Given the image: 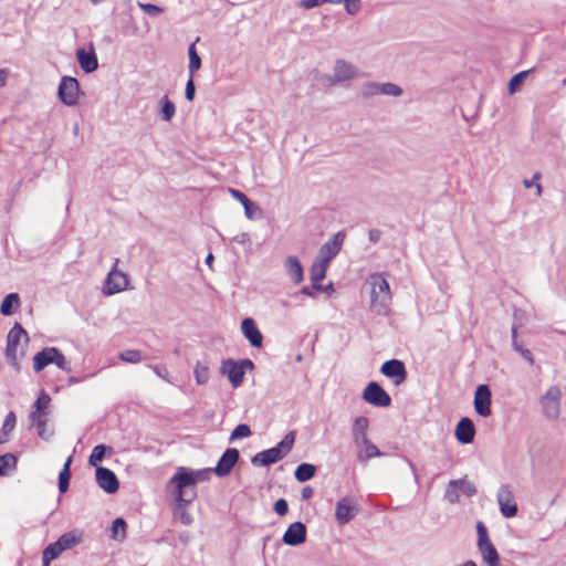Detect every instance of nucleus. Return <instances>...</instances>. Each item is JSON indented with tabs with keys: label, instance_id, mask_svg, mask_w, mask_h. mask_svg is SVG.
I'll return each instance as SVG.
<instances>
[{
	"label": "nucleus",
	"instance_id": "f257e3e1",
	"mask_svg": "<svg viewBox=\"0 0 566 566\" xmlns=\"http://www.w3.org/2000/svg\"><path fill=\"white\" fill-rule=\"evenodd\" d=\"M168 485L174 489L172 494L176 503L190 504L197 497L195 479L189 468L179 467L169 479Z\"/></svg>",
	"mask_w": 566,
	"mask_h": 566
},
{
	"label": "nucleus",
	"instance_id": "f03ea898",
	"mask_svg": "<svg viewBox=\"0 0 566 566\" xmlns=\"http://www.w3.org/2000/svg\"><path fill=\"white\" fill-rule=\"evenodd\" d=\"M295 442V433L290 431L284 438L273 448L258 452L251 459L254 467H269L282 460L290 453Z\"/></svg>",
	"mask_w": 566,
	"mask_h": 566
},
{
	"label": "nucleus",
	"instance_id": "7ed1b4c3",
	"mask_svg": "<svg viewBox=\"0 0 566 566\" xmlns=\"http://www.w3.org/2000/svg\"><path fill=\"white\" fill-rule=\"evenodd\" d=\"M369 282L371 310L379 315L386 314L391 300L389 283L381 274L371 275Z\"/></svg>",
	"mask_w": 566,
	"mask_h": 566
},
{
	"label": "nucleus",
	"instance_id": "20e7f679",
	"mask_svg": "<svg viewBox=\"0 0 566 566\" xmlns=\"http://www.w3.org/2000/svg\"><path fill=\"white\" fill-rule=\"evenodd\" d=\"M50 364H54L61 370L71 371L70 363L56 347H44L33 357V369L36 373L43 370Z\"/></svg>",
	"mask_w": 566,
	"mask_h": 566
},
{
	"label": "nucleus",
	"instance_id": "39448f33",
	"mask_svg": "<svg viewBox=\"0 0 566 566\" xmlns=\"http://www.w3.org/2000/svg\"><path fill=\"white\" fill-rule=\"evenodd\" d=\"M22 342L27 345L29 343V335L21 324L15 323L7 336L6 357L17 370L19 369L18 347Z\"/></svg>",
	"mask_w": 566,
	"mask_h": 566
},
{
	"label": "nucleus",
	"instance_id": "423d86ee",
	"mask_svg": "<svg viewBox=\"0 0 566 566\" xmlns=\"http://www.w3.org/2000/svg\"><path fill=\"white\" fill-rule=\"evenodd\" d=\"M254 364L251 359H241L239 361L231 358L222 361L221 373L227 374L232 387L237 388L243 382L245 370H252Z\"/></svg>",
	"mask_w": 566,
	"mask_h": 566
},
{
	"label": "nucleus",
	"instance_id": "0eeeda50",
	"mask_svg": "<svg viewBox=\"0 0 566 566\" xmlns=\"http://www.w3.org/2000/svg\"><path fill=\"white\" fill-rule=\"evenodd\" d=\"M478 532V547L482 555L483 560L488 566H500V556L489 538L488 530L482 522L476 524Z\"/></svg>",
	"mask_w": 566,
	"mask_h": 566
},
{
	"label": "nucleus",
	"instance_id": "6e6552de",
	"mask_svg": "<svg viewBox=\"0 0 566 566\" xmlns=\"http://www.w3.org/2000/svg\"><path fill=\"white\" fill-rule=\"evenodd\" d=\"M475 485L472 482H470L467 478H462L449 481L446 488L444 499L450 504H455L460 502L461 495L471 497L475 495Z\"/></svg>",
	"mask_w": 566,
	"mask_h": 566
},
{
	"label": "nucleus",
	"instance_id": "1a4fd4ad",
	"mask_svg": "<svg viewBox=\"0 0 566 566\" xmlns=\"http://www.w3.org/2000/svg\"><path fill=\"white\" fill-rule=\"evenodd\" d=\"M119 260L115 259L112 270L108 272L104 286L103 293L105 295H114L127 289L129 277L126 273L117 270Z\"/></svg>",
	"mask_w": 566,
	"mask_h": 566
},
{
	"label": "nucleus",
	"instance_id": "9d476101",
	"mask_svg": "<svg viewBox=\"0 0 566 566\" xmlns=\"http://www.w3.org/2000/svg\"><path fill=\"white\" fill-rule=\"evenodd\" d=\"M562 392L557 386H551L541 398L539 403L544 416L549 420H556L560 413Z\"/></svg>",
	"mask_w": 566,
	"mask_h": 566
},
{
	"label": "nucleus",
	"instance_id": "9b49d317",
	"mask_svg": "<svg viewBox=\"0 0 566 566\" xmlns=\"http://www.w3.org/2000/svg\"><path fill=\"white\" fill-rule=\"evenodd\" d=\"M80 84L75 77L63 76L60 81L57 95L66 106H74L78 102Z\"/></svg>",
	"mask_w": 566,
	"mask_h": 566
},
{
	"label": "nucleus",
	"instance_id": "f8f14e48",
	"mask_svg": "<svg viewBox=\"0 0 566 566\" xmlns=\"http://www.w3.org/2000/svg\"><path fill=\"white\" fill-rule=\"evenodd\" d=\"M496 500L500 506L501 514L511 518L517 514V504L514 500V494L510 484H502L496 493Z\"/></svg>",
	"mask_w": 566,
	"mask_h": 566
},
{
	"label": "nucleus",
	"instance_id": "ddd939ff",
	"mask_svg": "<svg viewBox=\"0 0 566 566\" xmlns=\"http://www.w3.org/2000/svg\"><path fill=\"white\" fill-rule=\"evenodd\" d=\"M361 398L375 407H388L391 403L390 396L376 381H370L363 391Z\"/></svg>",
	"mask_w": 566,
	"mask_h": 566
},
{
	"label": "nucleus",
	"instance_id": "4468645a",
	"mask_svg": "<svg viewBox=\"0 0 566 566\" xmlns=\"http://www.w3.org/2000/svg\"><path fill=\"white\" fill-rule=\"evenodd\" d=\"M400 96L402 88L394 83L367 82L361 87V95L369 98L375 95Z\"/></svg>",
	"mask_w": 566,
	"mask_h": 566
},
{
	"label": "nucleus",
	"instance_id": "2eb2a0df",
	"mask_svg": "<svg viewBox=\"0 0 566 566\" xmlns=\"http://www.w3.org/2000/svg\"><path fill=\"white\" fill-rule=\"evenodd\" d=\"M345 240L344 231L335 233L327 242H325L318 251L317 260L323 263L329 264V262L339 253L342 245Z\"/></svg>",
	"mask_w": 566,
	"mask_h": 566
},
{
	"label": "nucleus",
	"instance_id": "dca6fc26",
	"mask_svg": "<svg viewBox=\"0 0 566 566\" xmlns=\"http://www.w3.org/2000/svg\"><path fill=\"white\" fill-rule=\"evenodd\" d=\"M359 512V505L355 499L346 496L337 501L335 507V517L340 525L350 522Z\"/></svg>",
	"mask_w": 566,
	"mask_h": 566
},
{
	"label": "nucleus",
	"instance_id": "f3484780",
	"mask_svg": "<svg viewBox=\"0 0 566 566\" xmlns=\"http://www.w3.org/2000/svg\"><path fill=\"white\" fill-rule=\"evenodd\" d=\"M492 394L488 385H479L474 392L473 406L475 412L481 417H489L492 413L491 409Z\"/></svg>",
	"mask_w": 566,
	"mask_h": 566
},
{
	"label": "nucleus",
	"instance_id": "a211bd4d",
	"mask_svg": "<svg viewBox=\"0 0 566 566\" xmlns=\"http://www.w3.org/2000/svg\"><path fill=\"white\" fill-rule=\"evenodd\" d=\"M240 459V452L235 448H228L212 469L217 476H228Z\"/></svg>",
	"mask_w": 566,
	"mask_h": 566
},
{
	"label": "nucleus",
	"instance_id": "6ab92c4d",
	"mask_svg": "<svg viewBox=\"0 0 566 566\" xmlns=\"http://www.w3.org/2000/svg\"><path fill=\"white\" fill-rule=\"evenodd\" d=\"M380 373L387 378L392 379L396 386L401 385L407 379L403 361L396 358L385 361L380 367Z\"/></svg>",
	"mask_w": 566,
	"mask_h": 566
},
{
	"label": "nucleus",
	"instance_id": "aec40b11",
	"mask_svg": "<svg viewBox=\"0 0 566 566\" xmlns=\"http://www.w3.org/2000/svg\"><path fill=\"white\" fill-rule=\"evenodd\" d=\"M306 526L302 522L292 523L285 533L283 534L282 541L289 546H298L306 541Z\"/></svg>",
	"mask_w": 566,
	"mask_h": 566
},
{
	"label": "nucleus",
	"instance_id": "412c9836",
	"mask_svg": "<svg viewBox=\"0 0 566 566\" xmlns=\"http://www.w3.org/2000/svg\"><path fill=\"white\" fill-rule=\"evenodd\" d=\"M95 474L98 486L103 489L106 493L113 494L118 490L119 483L115 473L112 470L104 467H97Z\"/></svg>",
	"mask_w": 566,
	"mask_h": 566
},
{
	"label": "nucleus",
	"instance_id": "4be33fe9",
	"mask_svg": "<svg viewBox=\"0 0 566 566\" xmlns=\"http://www.w3.org/2000/svg\"><path fill=\"white\" fill-rule=\"evenodd\" d=\"M241 331L251 346L260 348L263 344V335L260 332L255 321L247 317L241 322Z\"/></svg>",
	"mask_w": 566,
	"mask_h": 566
},
{
	"label": "nucleus",
	"instance_id": "5701e85b",
	"mask_svg": "<svg viewBox=\"0 0 566 566\" xmlns=\"http://www.w3.org/2000/svg\"><path fill=\"white\" fill-rule=\"evenodd\" d=\"M475 427L470 418H462L455 427V438L463 444H469L474 440Z\"/></svg>",
	"mask_w": 566,
	"mask_h": 566
},
{
	"label": "nucleus",
	"instance_id": "b1692460",
	"mask_svg": "<svg viewBox=\"0 0 566 566\" xmlns=\"http://www.w3.org/2000/svg\"><path fill=\"white\" fill-rule=\"evenodd\" d=\"M76 57H77L81 69L85 73H92L97 70L98 60H97V56H96L93 48H91L90 51H86L83 48L77 49Z\"/></svg>",
	"mask_w": 566,
	"mask_h": 566
},
{
	"label": "nucleus",
	"instance_id": "393cba45",
	"mask_svg": "<svg viewBox=\"0 0 566 566\" xmlns=\"http://www.w3.org/2000/svg\"><path fill=\"white\" fill-rule=\"evenodd\" d=\"M369 426L368 418L360 416L356 417L353 422L352 434L356 447H361V443L369 441L367 437V429Z\"/></svg>",
	"mask_w": 566,
	"mask_h": 566
},
{
	"label": "nucleus",
	"instance_id": "a878e982",
	"mask_svg": "<svg viewBox=\"0 0 566 566\" xmlns=\"http://www.w3.org/2000/svg\"><path fill=\"white\" fill-rule=\"evenodd\" d=\"M357 74L356 67L345 60H337L334 65L333 82L339 83L354 78Z\"/></svg>",
	"mask_w": 566,
	"mask_h": 566
},
{
	"label": "nucleus",
	"instance_id": "bb28decb",
	"mask_svg": "<svg viewBox=\"0 0 566 566\" xmlns=\"http://www.w3.org/2000/svg\"><path fill=\"white\" fill-rule=\"evenodd\" d=\"M284 268L294 284H300L304 280L303 266L295 255L286 258Z\"/></svg>",
	"mask_w": 566,
	"mask_h": 566
},
{
	"label": "nucleus",
	"instance_id": "cd10ccee",
	"mask_svg": "<svg viewBox=\"0 0 566 566\" xmlns=\"http://www.w3.org/2000/svg\"><path fill=\"white\" fill-rule=\"evenodd\" d=\"M83 541V532L80 530H73L62 534L56 542L61 547L62 552L67 549H72L76 545L81 544Z\"/></svg>",
	"mask_w": 566,
	"mask_h": 566
},
{
	"label": "nucleus",
	"instance_id": "c85d7f7f",
	"mask_svg": "<svg viewBox=\"0 0 566 566\" xmlns=\"http://www.w3.org/2000/svg\"><path fill=\"white\" fill-rule=\"evenodd\" d=\"M51 397L43 390L32 406V410L29 415L30 419H38L48 416L46 409L49 408Z\"/></svg>",
	"mask_w": 566,
	"mask_h": 566
},
{
	"label": "nucleus",
	"instance_id": "c756f323",
	"mask_svg": "<svg viewBox=\"0 0 566 566\" xmlns=\"http://www.w3.org/2000/svg\"><path fill=\"white\" fill-rule=\"evenodd\" d=\"M32 426L35 427L38 436L44 440L50 441L54 436V427L49 424L48 416L38 419H30Z\"/></svg>",
	"mask_w": 566,
	"mask_h": 566
},
{
	"label": "nucleus",
	"instance_id": "7c9ffc66",
	"mask_svg": "<svg viewBox=\"0 0 566 566\" xmlns=\"http://www.w3.org/2000/svg\"><path fill=\"white\" fill-rule=\"evenodd\" d=\"M20 306V296L18 293H9L0 305V313L4 316L12 315Z\"/></svg>",
	"mask_w": 566,
	"mask_h": 566
},
{
	"label": "nucleus",
	"instance_id": "2f4dec72",
	"mask_svg": "<svg viewBox=\"0 0 566 566\" xmlns=\"http://www.w3.org/2000/svg\"><path fill=\"white\" fill-rule=\"evenodd\" d=\"M200 39L197 38L193 43H191L188 48V56H189V64H188V72L189 76L193 77L195 73L201 67V57L199 56L197 50H196V43Z\"/></svg>",
	"mask_w": 566,
	"mask_h": 566
},
{
	"label": "nucleus",
	"instance_id": "473e14b6",
	"mask_svg": "<svg viewBox=\"0 0 566 566\" xmlns=\"http://www.w3.org/2000/svg\"><path fill=\"white\" fill-rule=\"evenodd\" d=\"M316 473V467L311 463L303 462L298 464L294 471V476L298 482L311 480Z\"/></svg>",
	"mask_w": 566,
	"mask_h": 566
},
{
	"label": "nucleus",
	"instance_id": "72a5a7b5",
	"mask_svg": "<svg viewBox=\"0 0 566 566\" xmlns=\"http://www.w3.org/2000/svg\"><path fill=\"white\" fill-rule=\"evenodd\" d=\"M358 448L360 449L358 453V460L360 462H365L371 458L382 455V452H380L376 444H374L370 440L367 441V443H361V447Z\"/></svg>",
	"mask_w": 566,
	"mask_h": 566
},
{
	"label": "nucleus",
	"instance_id": "f704fd0d",
	"mask_svg": "<svg viewBox=\"0 0 566 566\" xmlns=\"http://www.w3.org/2000/svg\"><path fill=\"white\" fill-rule=\"evenodd\" d=\"M126 527L127 524L124 518H115L111 527V537L119 543L124 542L126 538Z\"/></svg>",
	"mask_w": 566,
	"mask_h": 566
},
{
	"label": "nucleus",
	"instance_id": "c9c22d12",
	"mask_svg": "<svg viewBox=\"0 0 566 566\" xmlns=\"http://www.w3.org/2000/svg\"><path fill=\"white\" fill-rule=\"evenodd\" d=\"M72 463V455H70L64 465L62 471L59 474V491L60 493H65L70 486V480H71V471L70 465Z\"/></svg>",
	"mask_w": 566,
	"mask_h": 566
},
{
	"label": "nucleus",
	"instance_id": "e433bc0d",
	"mask_svg": "<svg viewBox=\"0 0 566 566\" xmlns=\"http://www.w3.org/2000/svg\"><path fill=\"white\" fill-rule=\"evenodd\" d=\"M323 3L339 4L344 3V9L347 14L355 15L361 8V0H323Z\"/></svg>",
	"mask_w": 566,
	"mask_h": 566
},
{
	"label": "nucleus",
	"instance_id": "4c0bfd02",
	"mask_svg": "<svg viewBox=\"0 0 566 566\" xmlns=\"http://www.w3.org/2000/svg\"><path fill=\"white\" fill-rule=\"evenodd\" d=\"M327 268H328L327 263H323L322 261L316 259V261L311 266V273H310L311 282L321 283V281L324 280L326 276Z\"/></svg>",
	"mask_w": 566,
	"mask_h": 566
},
{
	"label": "nucleus",
	"instance_id": "58836bf2",
	"mask_svg": "<svg viewBox=\"0 0 566 566\" xmlns=\"http://www.w3.org/2000/svg\"><path fill=\"white\" fill-rule=\"evenodd\" d=\"M17 458L12 453L0 455V476H6L10 470L15 469Z\"/></svg>",
	"mask_w": 566,
	"mask_h": 566
},
{
	"label": "nucleus",
	"instance_id": "ea45409f",
	"mask_svg": "<svg viewBox=\"0 0 566 566\" xmlns=\"http://www.w3.org/2000/svg\"><path fill=\"white\" fill-rule=\"evenodd\" d=\"M188 504L177 503L174 510V516L178 518L184 525H191L193 522L192 515L187 511Z\"/></svg>",
	"mask_w": 566,
	"mask_h": 566
},
{
	"label": "nucleus",
	"instance_id": "a19ab883",
	"mask_svg": "<svg viewBox=\"0 0 566 566\" xmlns=\"http://www.w3.org/2000/svg\"><path fill=\"white\" fill-rule=\"evenodd\" d=\"M517 328L515 325L512 327V345L513 348L521 354V356L526 359L531 365L534 363L533 355L530 349L523 348L516 340Z\"/></svg>",
	"mask_w": 566,
	"mask_h": 566
},
{
	"label": "nucleus",
	"instance_id": "79ce46f5",
	"mask_svg": "<svg viewBox=\"0 0 566 566\" xmlns=\"http://www.w3.org/2000/svg\"><path fill=\"white\" fill-rule=\"evenodd\" d=\"M108 450H111V448L105 444H98V446L94 447V449L88 458V463L93 467H96L97 463L104 459V457Z\"/></svg>",
	"mask_w": 566,
	"mask_h": 566
},
{
	"label": "nucleus",
	"instance_id": "37998d69",
	"mask_svg": "<svg viewBox=\"0 0 566 566\" xmlns=\"http://www.w3.org/2000/svg\"><path fill=\"white\" fill-rule=\"evenodd\" d=\"M160 104H161V117L164 120L169 122L175 116V113H176L175 104L167 96H164L160 99Z\"/></svg>",
	"mask_w": 566,
	"mask_h": 566
},
{
	"label": "nucleus",
	"instance_id": "c03bdc74",
	"mask_svg": "<svg viewBox=\"0 0 566 566\" xmlns=\"http://www.w3.org/2000/svg\"><path fill=\"white\" fill-rule=\"evenodd\" d=\"M15 422V413L13 411H9L8 415L6 416L0 433L1 437H4V442L8 440L9 433L14 429Z\"/></svg>",
	"mask_w": 566,
	"mask_h": 566
},
{
	"label": "nucleus",
	"instance_id": "a18cd8bd",
	"mask_svg": "<svg viewBox=\"0 0 566 566\" xmlns=\"http://www.w3.org/2000/svg\"><path fill=\"white\" fill-rule=\"evenodd\" d=\"M252 434L250 427L245 423L238 424L231 432L229 442H233L238 439H244Z\"/></svg>",
	"mask_w": 566,
	"mask_h": 566
},
{
	"label": "nucleus",
	"instance_id": "49530a36",
	"mask_svg": "<svg viewBox=\"0 0 566 566\" xmlns=\"http://www.w3.org/2000/svg\"><path fill=\"white\" fill-rule=\"evenodd\" d=\"M193 373L198 385H205L206 382H208L210 376L208 366L202 365L200 361H198Z\"/></svg>",
	"mask_w": 566,
	"mask_h": 566
},
{
	"label": "nucleus",
	"instance_id": "de8ad7c7",
	"mask_svg": "<svg viewBox=\"0 0 566 566\" xmlns=\"http://www.w3.org/2000/svg\"><path fill=\"white\" fill-rule=\"evenodd\" d=\"M245 217L250 220H256L262 217V210L258 206V203L251 201L249 199V202H245L243 205Z\"/></svg>",
	"mask_w": 566,
	"mask_h": 566
},
{
	"label": "nucleus",
	"instance_id": "09e8293b",
	"mask_svg": "<svg viewBox=\"0 0 566 566\" xmlns=\"http://www.w3.org/2000/svg\"><path fill=\"white\" fill-rule=\"evenodd\" d=\"M119 359L125 363L137 364L142 360V353L137 349H127L119 354Z\"/></svg>",
	"mask_w": 566,
	"mask_h": 566
},
{
	"label": "nucleus",
	"instance_id": "8fccbe9b",
	"mask_svg": "<svg viewBox=\"0 0 566 566\" xmlns=\"http://www.w3.org/2000/svg\"><path fill=\"white\" fill-rule=\"evenodd\" d=\"M527 75H528V71H522V72L515 74L510 80L509 91L511 94H514L520 88V86L523 84V82L525 81Z\"/></svg>",
	"mask_w": 566,
	"mask_h": 566
},
{
	"label": "nucleus",
	"instance_id": "3c124183",
	"mask_svg": "<svg viewBox=\"0 0 566 566\" xmlns=\"http://www.w3.org/2000/svg\"><path fill=\"white\" fill-rule=\"evenodd\" d=\"M62 549L59 546V543L55 541L54 543L49 544L44 549L42 555L45 556V559H55L62 554Z\"/></svg>",
	"mask_w": 566,
	"mask_h": 566
},
{
	"label": "nucleus",
	"instance_id": "603ef678",
	"mask_svg": "<svg viewBox=\"0 0 566 566\" xmlns=\"http://www.w3.org/2000/svg\"><path fill=\"white\" fill-rule=\"evenodd\" d=\"M324 285L318 282H312L311 285L303 286L300 293L315 298L318 292H323Z\"/></svg>",
	"mask_w": 566,
	"mask_h": 566
},
{
	"label": "nucleus",
	"instance_id": "864d4df0",
	"mask_svg": "<svg viewBox=\"0 0 566 566\" xmlns=\"http://www.w3.org/2000/svg\"><path fill=\"white\" fill-rule=\"evenodd\" d=\"M138 7L150 17H157L164 12L161 7L153 3L138 2Z\"/></svg>",
	"mask_w": 566,
	"mask_h": 566
},
{
	"label": "nucleus",
	"instance_id": "5fc2aeb1",
	"mask_svg": "<svg viewBox=\"0 0 566 566\" xmlns=\"http://www.w3.org/2000/svg\"><path fill=\"white\" fill-rule=\"evenodd\" d=\"M212 472H213V470L211 468L200 469V470H192L191 469V475L195 479V485L198 482H202V481L209 480Z\"/></svg>",
	"mask_w": 566,
	"mask_h": 566
},
{
	"label": "nucleus",
	"instance_id": "6e6d98bb",
	"mask_svg": "<svg viewBox=\"0 0 566 566\" xmlns=\"http://www.w3.org/2000/svg\"><path fill=\"white\" fill-rule=\"evenodd\" d=\"M195 95H196L195 81H193V77L189 76V78L186 83V90H185L186 99L191 102V101H193Z\"/></svg>",
	"mask_w": 566,
	"mask_h": 566
},
{
	"label": "nucleus",
	"instance_id": "4d7b16f0",
	"mask_svg": "<svg viewBox=\"0 0 566 566\" xmlns=\"http://www.w3.org/2000/svg\"><path fill=\"white\" fill-rule=\"evenodd\" d=\"M274 512L280 516H284L289 512L287 501L285 499H279L274 503Z\"/></svg>",
	"mask_w": 566,
	"mask_h": 566
},
{
	"label": "nucleus",
	"instance_id": "13d9d810",
	"mask_svg": "<svg viewBox=\"0 0 566 566\" xmlns=\"http://www.w3.org/2000/svg\"><path fill=\"white\" fill-rule=\"evenodd\" d=\"M151 369L154 370V373L160 377L161 379L168 381V382H171V380L169 379V371L168 369L166 368V366L164 365H156V366H151Z\"/></svg>",
	"mask_w": 566,
	"mask_h": 566
},
{
	"label": "nucleus",
	"instance_id": "bf43d9fd",
	"mask_svg": "<svg viewBox=\"0 0 566 566\" xmlns=\"http://www.w3.org/2000/svg\"><path fill=\"white\" fill-rule=\"evenodd\" d=\"M322 4H324L323 0H301L298 6L303 9L310 10Z\"/></svg>",
	"mask_w": 566,
	"mask_h": 566
},
{
	"label": "nucleus",
	"instance_id": "052dcab7",
	"mask_svg": "<svg viewBox=\"0 0 566 566\" xmlns=\"http://www.w3.org/2000/svg\"><path fill=\"white\" fill-rule=\"evenodd\" d=\"M229 191H230L231 196L234 199H237L242 206L245 202H249V198L242 191L233 189V188H230Z\"/></svg>",
	"mask_w": 566,
	"mask_h": 566
},
{
	"label": "nucleus",
	"instance_id": "680f3d73",
	"mask_svg": "<svg viewBox=\"0 0 566 566\" xmlns=\"http://www.w3.org/2000/svg\"><path fill=\"white\" fill-rule=\"evenodd\" d=\"M381 231L379 229H371L368 233V239L371 243H377L381 238Z\"/></svg>",
	"mask_w": 566,
	"mask_h": 566
},
{
	"label": "nucleus",
	"instance_id": "e2e57ef3",
	"mask_svg": "<svg viewBox=\"0 0 566 566\" xmlns=\"http://www.w3.org/2000/svg\"><path fill=\"white\" fill-rule=\"evenodd\" d=\"M313 494H314V491L311 486H305L302 489L301 495H302L303 500H310L313 496Z\"/></svg>",
	"mask_w": 566,
	"mask_h": 566
},
{
	"label": "nucleus",
	"instance_id": "0e129e2a",
	"mask_svg": "<svg viewBox=\"0 0 566 566\" xmlns=\"http://www.w3.org/2000/svg\"><path fill=\"white\" fill-rule=\"evenodd\" d=\"M538 178H539V174H538V172H536V174L533 176V179H532V180L525 179V180L523 181L524 187H525V188H531V187L533 186V184H534V180H536V179H538Z\"/></svg>",
	"mask_w": 566,
	"mask_h": 566
},
{
	"label": "nucleus",
	"instance_id": "69168bd1",
	"mask_svg": "<svg viewBox=\"0 0 566 566\" xmlns=\"http://www.w3.org/2000/svg\"><path fill=\"white\" fill-rule=\"evenodd\" d=\"M7 71L4 69H0V87L6 85L7 82Z\"/></svg>",
	"mask_w": 566,
	"mask_h": 566
},
{
	"label": "nucleus",
	"instance_id": "338daca9",
	"mask_svg": "<svg viewBox=\"0 0 566 566\" xmlns=\"http://www.w3.org/2000/svg\"><path fill=\"white\" fill-rule=\"evenodd\" d=\"M178 537L182 544H187L190 541V535L187 532L180 533Z\"/></svg>",
	"mask_w": 566,
	"mask_h": 566
},
{
	"label": "nucleus",
	"instance_id": "774afa93",
	"mask_svg": "<svg viewBox=\"0 0 566 566\" xmlns=\"http://www.w3.org/2000/svg\"><path fill=\"white\" fill-rule=\"evenodd\" d=\"M461 566H476V564L473 560H468L464 564H462Z\"/></svg>",
	"mask_w": 566,
	"mask_h": 566
}]
</instances>
